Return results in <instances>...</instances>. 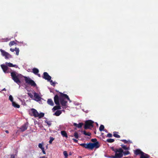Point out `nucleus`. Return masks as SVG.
Masks as SVG:
<instances>
[{
	"label": "nucleus",
	"mask_w": 158,
	"mask_h": 158,
	"mask_svg": "<svg viewBox=\"0 0 158 158\" xmlns=\"http://www.w3.org/2000/svg\"><path fill=\"white\" fill-rule=\"evenodd\" d=\"M80 145L85 148L89 149L91 150L93 149L94 148L96 149L98 148L100 146L99 142H96L95 143H90L87 144L83 143L80 144Z\"/></svg>",
	"instance_id": "obj_1"
},
{
	"label": "nucleus",
	"mask_w": 158,
	"mask_h": 158,
	"mask_svg": "<svg viewBox=\"0 0 158 158\" xmlns=\"http://www.w3.org/2000/svg\"><path fill=\"white\" fill-rule=\"evenodd\" d=\"M10 74L12 79L15 82L18 84L21 83L20 79L23 77L21 74H17L15 72H11Z\"/></svg>",
	"instance_id": "obj_2"
},
{
	"label": "nucleus",
	"mask_w": 158,
	"mask_h": 158,
	"mask_svg": "<svg viewBox=\"0 0 158 158\" xmlns=\"http://www.w3.org/2000/svg\"><path fill=\"white\" fill-rule=\"evenodd\" d=\"M25 78V82L27 84L31 85V86L35 87L36 85L34 81L29 77H23Z\"/></svg>",
	"instance_id": "obj_3"
},
{
	"label": "nucleus",
	"mask_w": 158,
	"mask_h": 158,
	"mask_svg": "<svg viewBox=\"0 0 158 158\" xmlns=\"http://www.w3.org/2000/svg\"><path fill=\"white\" fill-rule=\"evenodd\" d=\"M94 122L91 120H88L85 121L84 128L85 130L90 129L93 127Z\"/></svg>",
	"instance_id": "obj_4"
},
{
	"label": "nucleus",
	"mask_w": 158,
	"mask_h": 158,
	"mask_svg": "<svg viewBox=\"0 0 158 158\" xmlns=\"http://www.w3.org/2000/svg\"><path fill=\"white\" fill-rule=\"evenodd\" d=\"M29 114L31 116H34L36 118L38 116V112L36 109L32 108L29 110Z\"/></svg>",
	"instance_id": "obj_5"
},
{
	"label": "nucleus",
	"mask_w": 158,
	"mask_h": 158,
	"mask_svg": "<svg viewBox=\"0 0 158 158\" xmlns=\"http://www.w3.org/2000/svg\"><path fill=\"white\" fill-rule=\"evenodd\" d=\"M0 51L2 55L3 56H5V59H8L9 58H12V56L7 52H6L1 49H0Z\"/></svg>",
	"instance_id": "obj_6"
},
{
	"label": "nucleus",
	"mask_w": 158,
	"mask_h": 158,
	"mask_svg": "<svg viewBox=\"0 0 158 158\" xmlns=\"http://www.w3.org/2000/svg\"><path fill=\"white\" fill-rule=\"evenodd\" d=\"M43 78L48 81H50L51 79V77L49 75L47 72H44L43 73Z\"/></svg>",
	"instance_id": "obj_7"
},
{
	"label": "nucleus",
	"mask_w": 158,
	"mask_h": 158,
	"mask_svg": "<svg viewBox=\"0 0 158 158\" xmlns=\"http://www.w3.org/2000/svg\"><path fill=\"white\" fill-rule=\"evenodd\" d=\"M34 100L37 102H39L41 100V98L39 95L37 93L35 92L34 93Z\"/></svg>",
	"instance_id": "obj_8"
},
{
	"label": "nucleus",
	"mask_w": 158,
	"mask_h": 158,
	"mask_svg": "<svg viewBox=\"0 0 158 158\" xmlns=\"http://www.w3.org/2000/svg\"><path fill=\"white\" fill-rule=\"evenodd\" d=\"M54 99V102L56 105H60V97L59 98L57 95H56L55 96Z\"/></svg>",
	"instance_id": "obj_9"
},
{
	"label": "nucleus",
	"mask_w": 158,
	"mask_h": 158,
	"mask_svg": "<svg viewBox=\"0 0 158 158\" xmlns=\"http://www.w3.org/2000/svg\"><path fill=\"white\" fill-rule=\"evenodd\" d=\"M60 101L62 106H66L67 102L65 101L64 98H62L61 97H60Z\"/></svg>",
	"instance_id": "obj_10"
},
{
	"label": "nucleus",
	"mask_w": 158,
	"mask_h": 158,
	"mask_svg": "<svg viewBox=\"0 0 158 158\" xmlns=\"http://www.w3.org/2000/svg\"><path fill=\"white\" fill-rule=\"evenodd\" d=\"M28 123H27L21 126L20 128V129L22 131H24L27 129L28 127Z\"/></svg>",
	"instance_id": "obj_11"
},
{
	"label": "nucleus",
	"mask_w": 158,
	"mask_h": 158,
	"mask_svg": "<svg viewBox=\"0 0 158 158\" xmlns=\"http://www.w3.org/2000/svg\"><path fill=\"white\" fill-rule=\"evenodd\" d=\"M60 97H61L62 98H66L70 102H71V101L70 100L69 98L68 95H67L66 94H64L62 93H60Z\"/></svg>",
	"instance_id": "obj_12"
},
{
	"label": "nucleus",
	"mask_w": 158,
	"mask_h": 158,
	"mask_svg": "<svg viewBox=\"0 0 158 158\" xmlns=\"http://www.w3.org/2000/svg\"><path fill=\"white\" fill-rule=\"evenodd\" d=\"M1 66L4 73H6V72L8 68L6 65L3 64H1Z\"/></svg>",
	"instance_id": "obj_13"
},
{
	"label": "nucleus",
	"mask_w": 158,
	"mask_h": 158,
	"mask_svg": "<svg viewBox=\"0 0 158 158\" xmlns=\"http://www.w3.org/2000/svg\"><path fill=\"white\" fill-rule=\"evenodd\" d=\"M149 156L148 154L145 153L144 152L142 153V154L140 155V156L139 158H149Z\"/></svg>",
	"instance_id": "obj_14"
},
{
	"label": "nucleus",
	"mask_w": 158,
	"mask_h": 158,
	"mask_svg": "<svg viewBox=\"0 0 158 158\" xmlns=\"http://www.w3.org/2000/svg\"><path fill=\"white\" fill-rule=\"evenodd\" d=\"M143 152L141 151L139 149H137L134 152V154L136 155H137L139 154L141 155L142 153H143Z\"/></svg>",
	"instance_id": "obj_15"
},
{
	"label": "nucleus",
	"mask_w": 158,
	"mask_h": 158,
	"mask_svg": "<svg viewBox=\"0 0 158 158\" xmlns=\"http://www.w3.org/2000/svg\"><path fill=\"white\" fill-rule=\"evenodd\" d=\"M83 125V123H79V124H77L75 123H73V125L74 126H76L78 128H80Z\"/></svg>",
	"instance_id": "obj_16"
},
{
	"label": "nucleus",
	"mask_w": 158,
	"mask_h": 158,
	"mask_svg": "<svg viewBox=\"0 0 158 158\" xmlns=\"http://www.w3.org/2000/svg\"><path fill=\"white\" fill-rule=\"evenodd\" d=\"M47 102L48 104L51 106H53L54 105V102L51 99H48Z\"/></svg>",
	"instance_id": "obj_17"
},
{
	"label": "nucleus",
	"mask_w": 158,
	"mask_h": 158,
	"mask_svg": "<svg viewBox=\"0 0 158 158\" xmlns=\"http://www.w3.org/2000/svg\"><path fill=\"white\" fill-rule=\"evenodd\" d=\"M61 133L62 136L64 137H65V138H68V135L66 132V131H61Z\"/></svg>",
	"instance_id": "obj_18"
},
{
	"label": "nucleus",
	"mask_w": 158,
	"mask_h": 158,
	"mask_svg": "<svg viewBox=\"0 0 158 158\" xmlns=\"http://www.w3.org/2000/svg\"><path fill=\"white\" fill-rule=\"evenodd\" d=\"M61 109V107L60 105H57V106H54L53 107L52 110L53 111H54L56 110H59V109Z\"/></svg>",
	"instance_id": "obj_19"
},
{
	"label": "nucleus",
	"mask_w": 158,
	"mask_h": 158,
	"mask_svg": "<svg viewBox=\"0 0 158 158\" xmlns=\"http://www.w3.org/2000/svg\"><path fill=\"white\" fill-rule=\"evenodd\" d=\"M32 72L35 74L36 75L39 72V70L36 68H34L32 69Z\"/></svg>",
	"instance_id": "obj_20"
},
{
	"label": "nucleus",
	"mask_w": 158,
	"mask_h": 158,
	"mask_svg": "<svg viewBox=\"0 0 158 158\" xmlns=\"http://www.w3.org/2000/svg\"><path fill=\"white\" fill-rule=\"evenodd\" d=\"M6 64L7 65L10 67H14L17 68V66L16 65H13L12 64L10 63H6Z\"/></svg>",
	"instance_id": "obj_21"
},
{
	"label": "nucleus",
	"mask_w": 158,
	"mask_h": 158,
	"mask_svg": "<svg viewBox=\"0 0 158 158\" xmlns=\"http://www.w3.org/2000/svg\"><path fill=\"white\" fill-rule=\"evenodd\" d=\"M61 113L62 111L61 110H57L54 113L53 115L56 116H59L61 114Z\"/></svg>",
	"instance_id": "obj_22"
},
{
	"label": "nucleus",
	"mask_w": 158,
	"mask_h": 158,
	"mask_svg": "<svg viewBox=\"0 0 158 158\" xmlns=\"http://www.w3.org/2000/svg\"><path fill=\"white\" fill-rule=\"evenodd\" d=\"M13 106L15 107L19 108L20 107V105L16 103L15 102H13L12 103Z\"/></svg>",
	"instance_id": "obj_23"
},
{
	"label": "nucleus",
	"mask_w": 158,
	"mask_h": 158,
	"mask_svg": "<svg viewBox=\"0 0 158 158\" xmlns=\"http://www.w3.org/2000/svg\"><path fill=\"white\" fill-rule=\"evenodd\" d=\"M81 132H83V134L85 135L90 136L91 135V133H90L89 132H88V133H87L85 131H81Z\"/></svg>",
	"instance_id": "obj_24"
},
{
	"label": "nucleus",
	"mask_w": 158,
	"mask_h": 158,
	"mask_svg": "<svg viewBox=\"0 0 158 158\" xmlns=\"http://www.w3.org/2000/svg\"><path fill=\"white\" fill-rule=\"evenodd\" d=\"M121 141L125 143H132V141H131L130 140H127L126 139H122V140H121Z\"/></svg>",
	"instance_id": "obj_25"
},
{
	"label": "nucleus",
	"mask_w": 158,
	"mask_h": 158,
	"mask_svg": "<svg viewBox=\"0 0 158 158\" xmlns=\"http://www.w3.org/2000/svg\"><path fill=\"white\" fill-rule=\"evenodd\" d=\"M117 133H118V132L115 131L114 132H113V136L116 138H120V136L119 135H118Z\"/></svg>",
	"instance_id": "obj_26"
},
{
	"label": "nucleus",
	"mask_w": 158,
	"mask_h": 158,
	"mask_svg": "<svg viewBox=\"0 0 158 158\" xmlns=\"http://www.w3.org/2000/svg\"><path fill=\"white\" fill-rule=\"evenodd\" d=\"M38 116L37 117H38L39 118H41L44 117V113L41 112L39 114L38 113Z\"/></svg>",
	"instance_id": "obj_27"
},
{
	"label": "nucleus",
	"mask_w": 158,
	"mask_h": 158,
	"mask_svg": "<svg viewBox=\"0 0 158 158\" xmlns=\"http://www.w3.org/2000/svg\"><path fill=\"white\" fill-rule=\"evenodd\" d=\"M44 122L45 123H47L49 127H50L51 125L52 121H48V120H46L44 121Z\"/></svg>",
	"instance_id": "obj_28"
},
{
	"label": "nucleus",
	"mask_w": 158,
	"mask_h": 158,
	"mask_svg": "<svg viewBox=\"0 0 158 158\" xmlns=\"http://www.w3.org/2000/svg\"><path fill=\"white\" fill-rule=\"evenodd\" d=\"M112 158H120L119 154L115 153L114 156H112Z\"/></svg>",
	"instance_id": "obj_29"
},
{
	"label": "nucleus",
	"mask_w": 158,
	"mask_h": 158,
	"mask_svg": "<svg viewBox=\"0 0 158 158\" xmlns=\"http://www.w3.org/2000/svg\"><path fill=\"white\" fill-rule=\"evenodd\" d=\"M123 151L121 148H120L119 149H116V151L115 152V153L118 152L119 153H123Z\"/></svg>",
	"instance_id": "obj_30"
},
{
	"label": "nucleus",
	"mask_w": 158,
	"mask_h": 158,
	"mask_svg": "<svg viewBox=\"0 0 158 158\" xmlns=\"http://www.w3.org/2000/svg\"><path fill=\"white\" fill-rule=\"evenodd\" d=\"M114 139H110L106 140V141L108 143H111L114 142Z\"/></svg>",
	"instance_id": "obj_31"
},
{
	"label": "nucleus",
	"mask_w": 158,
	"mask_h": 158,
	"mask_svg": "<svg viewBox=\"0 0 158 158\" xmlns=\"http://www.w3.org/2000/svg\"><path fill=\"white\" fill-rule=\"evenodd\" d=\"M121 146L124 150H129V147H127L126 146L123 144L121 145Z\"/></svg>",
	"instance_id": "obj_32"
},
{
	"label": "nucleus",
	"mask_w": 158,
	"mask_h": 158,
	"mask_svg": "<svg viewBox=\"0 0 158 158\" xmlns=\"http://www.w3.org/2000/svg\"><path fill=\"white\" fill-rule=\"evenodd\" d=\"M16 44V43L15 42V41H10L9 43V45L10 46H12L14 45V44Z\"/></svg>",
	"instance_id": "obj_33"
},
{
	"label": "nucleus",
	"mask_w": 158,
	"mask_h": 158,
	"mask_svg": "<svg viewBox=\"0 0 158 158\" xmlns=\"http://www.w3.org/2000/svg\"><path fill=\"white\" fill-rule=\"evenodd\" d=\"M104 127L103 125H101L99 127V130L100 131H102L104 130Z\"/></svg>",
	"instance_id": "obj_34"
},
{
	"label": "nucleus",
	"mask_w": 158,
	"mask_h": 158,
	"mask_svg": "<svg viewBox=\"0 0 158 158\" xmlns=\"http://www.w3.org/2000/svg\"><path fill=\"white\" fill-rule=\"evenodd\" d=\"M15 50L16 51V54L17 55H18L19 54V48H15Z\"/></svg>",
	"instance_id": "obj_35"
},
{
	"label": "nucleus",
	"mask_w": 158,
	"mask_h": 158,
	"mask_svg": "<svg viewBox=\"0 0 158 158\" xmlns=\"http://www.w3.org/2000/svg\"><path fill=\"white\" fill-rule=\"evenodd\" d=\"M123 153L125 156H126L129 154H130V152L129 151H127L124 152L123 151Z\"/></svg>",
	"instance_id": "obj_36"
},
{
	"label": "nucleus",
	"mask_w": 158,
	"mask_h": 158,
	"mask_svg": "<svg viewBox=\"0 0 158 158\" xmlns=\"http://www.w3.org/2000/svg\"><path fill=\"white\" fill-rule=\"evenodd\" d=\"M43 143H40L39 144L38 147L41 149H43V148H44V147H43Z\"/></svg>",
	"instance_id": "obj_37"
},
{
	"label": "nucleus",
	"mask_w": 158,
	"mask_h": 158,
	"mask_svg": "<svg viewBox=\"0 0 158 158\" xmlns=\"http://www.w3.org/2000/svg\"><path fill=\"white\" fill-rule=\"evenodd\" d=\"M54 139L52 137H50V140L49 141V143L50 144H52V142L54 140Z\"/></svg>",
	"instance_id": "obj_38"
},
{
	"label": "nucleus",
	"mask_w": 158,
	"mask_h": 158,
	"mask_svg": "<svg viewBox=\"0 0 158 158\" xmlns=\"http://www.w3.org/2000/svg\"><path fill=\"white\" fill-rule=\"evenodd\" d=\"M63 154L65 158H67L68 156V154L66 151H64L63 152Z\"/></svg>",
	"instance_id": "obj_39"
},
{
	"label": "nucleus",
	"mask_w": 158,
	"mask_h": 158,
	"mask_svg": "<svg viewBox=\"0 0 158 158\" xmlns=\"http://www.w3.org/2000/svg\"><path fill=\"white\" fill-rule=\"evenodd\" d=\"M74 136L76 139H78V135L77 132L74 133Z\"/></svg>",
	"instance_id": "obj_40"
},
{
	"label": "nucleus",
	"mask_w": 158,
	"mask_h": 158,
	"mask_svg": "<svg viewBox=\"0 0 158 158\" xmlns=\"http://www.w3.org/2000/svg\"><path fill=\"white\" fill-rule=\"evenodd\" d=\"M91 141L94 143H95V142H98L97 141V139L96 138L92 139H91Z\"/></svg>",
	"instance_id": "obj_41"
},
{
	"label": "nucleus",
	"mask_w": 158,
	"mask_h": 158,
	"mask_svg": "<svg viewBox=\"0 0 158 158\" xmlns=\"http://www.w3.org/2000/svg\"><path fill=\"white\" fill-rule=\"evenodd\" d=\"M9 99L10 101L12 103L13 102V98L12 97V96L11 95H10L9 97Z\"/></svg>",
	"instance_id": "obj_42"
},
{
	"label": "nucleus",
	"mask_w": 158,
	"mask_h": 158,
	"mask_svg": "<svg viewBox=\"0 0 158 158\" xmlns=\"http://www.w3.org/2000/svg\"><path fill=\"white\" fill-rule=\"evenodd\" d=\"M50 83L51 85L53 86H55V83L52 80H50Z\"/></svg>",
	"instance_id": "obj_43"
},
{
	"label": "nucleus",
	"mask_w": 158,
	"mask_h": 158,
	"mask_svg": "<svg viewBox=\"0 0 158 158\" xmlns=\"http://www.w3.org/2000/svg\"><path fill=\"white\" fill-rule=\"evenodd\" d=\"M106 136L109 137H111L112 136V135L111 134L109 133L107 134Z\"/></svg>",
	"instance_id": "obj_44"
},
{
	"label": "nucleus",
	"mask_w": 158,
	"mask_h": 158,
	"mask_svg": "<svg viewBox=\"0 0 158 158\" xmlns=\"http://www.w3.org/2000/svg\"><path fill=\"white\" fill-rule=\"evenodd\" d=\"M28 95L31 98H32L33 97V95L31 93H28Z\"/></svg>",
	"instance_id": "obj_45"
},
{
	"label": "nucleus",
	"mask_w": 158,
	"mask_h": 158,
	"mask_svg": "<svg viewBox=\"0 0 158 158\" xmlns=\"http://www.w3.org/2000/svg\"><path fill=\"white\" fill-rule=\"evenodd\" d=\"M123 153H119L120 158L122 157L123 156Z\"/></svg>",
	"instance_id": "obj_46"
},
{
	"label": "nucleus",
	"mask_w": 158,
	"mask_h": 158,
	"mask_svg": "<svg viewBox=\"0 0 158 158\" xmlns=\"http://www.w3.org/2000/svg\"><path fill=\"white\" fill-rule=\"evenodd\" d=\"M42 151V152L44 154H46V152L44 151V148H43V149H41Z\"/></svg>",
	"instance_id": "obj_47"
},
{
	"label": "nucleus",
	"mask_w": 158,
	"mask_h": 158,
	"mask_svg": "<svg viewBox=\"0 0 158 158\" xmlns=\"http://www.w3.org/2000/svg\"><path fill=\"white\" fill-rule=\"evenodd\" d=\"M10 158H15V156L14 154H11L10 156Z\"/></svg>",
	"instance_id": "obj_48"
},
{
	"label": "nucleus",
	"mask_w": 158,
	"mask_h": 158,
	"mask_svg": "<svg viewBox=\"0 0 158 158\" xmlns=\"http://www.w3.org/2000/svg\"><path fill=\"white\" fill-rule=\"evenodd\" d=\"M73 140L74 141V142L76 143H77L78 142V140H77L74 138L73 139Z\"/></svg>",
	"instance_id": "obj_49"
},
{
	"label": "nucleus",
	"mask_w": 158,
	"mask_h": 158,
	"mask_svg": "<svg viewBox=\"0 0 158 158\" xmlns=\"http://www.w3.org/2000/svg\"><path fill=\"white\" fill-rule=\"evenodd\" d=\"M10 50L12 52H14V51H15V49H12L11 48H10Z\"/></svg>",
	"instance_id": "obj_50"
},
{
	"label": "nucleus",
	"mask_w": 158,
	"mask_h": 158,
	"mask_svg": "<svg viewBox=\"0 0 158 158\" xmlns=\"http://www.w3.org/2000/svg\"><path fill=\"white\" fill-rule=\"evenodd\" d=\"M112 150H113V151H114V152H116V149H114V148L113 147V148H112Z\"/></svg>",
	"instance_id": "obj_51"
},
{
	"label": "nucleus",
	"mask_w": 158,
	"mask_h": 158,
	"mask_svg": "<svg viewBox=\"0 0 158 158\" xmlns=\"http://www.w3.org/2000/svg\"><path fill=\"white\" fill-rule=\"evenodd\" d=\"M40 158H47V157H46L45 156H43L40 157Z\"/></svg>",
	"instance_id": "obj_52"
},
{
	"label": "nucleus",
	"mask_w": 158,
	"mask_h": 158,
	"mask_svg": "<svg viewBox=\"0 0 158 158\" xmlns=\"http://www.w3.org/2000/svg\"><path fill=\"white\" fill-rule=\"evenodd\" d=\"M5 132L7 133H9V131L8 130H6L5 131Z\"/></svg>",
	"instance_id": "obj_53"
},
{
	"label": "nucleus",
	"mask_w": 158,
	"mask_h": 158,
	"mask_svg": "<svg viewBox=\"0 0 158 158\" xmlns=\"http://www.w3.org/2000/svg\"><path fill=\"white\" fill-rule=\"evenodd\" d=\"M37 75L39 77H40V74H37Z\"/></svg>",
	"instance_id": "obj_54"
},
{
	"label": "nucleus",
	"mask_w": 158,
	"mask_h": 158,
	"mask_svg": "<svg viewBox=\"0 0 158 158\" xmlns=\"http://www.w3.org/2000/svg\"><path fill=\"white\" fill-rule=\"evenodd\" d=\"M6 89L5 88H4L3 89H2V91H4V90H6Z\"/></svg>",
	"instance_id": "obj_55"
}]
</instances>
